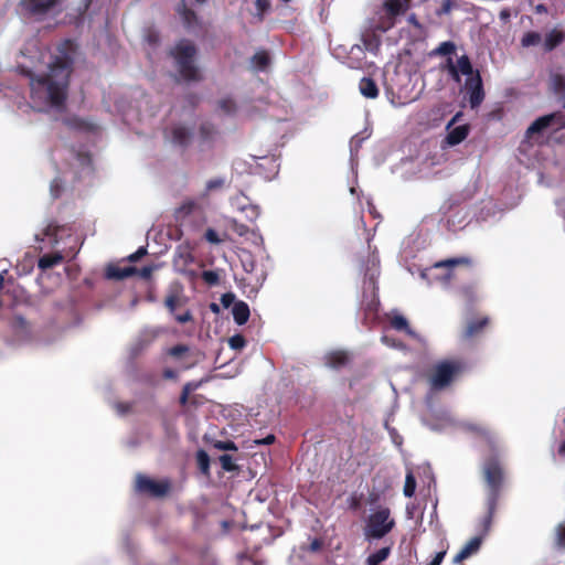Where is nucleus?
<instances>
[{
  "label": "nucleus",
  "mask_w": 565,
  "mask_h": 565,
  "mask_svg": "<svg viewBox=\"0 0 565 565\" xmlns=\"http://www.w3.org/2000/svg\"><path fill=\"white\" fill-rule=\"evenodd\" d=\"M557 451L559 456H565V439L559 444Z\"/></svg>",
  "instance_id": "nucleus-61"
},
{
  "label": "nucleus",
  "mask_w": 565,
  "mask_h": 565,
  "mask_svg": "<svg viewBox=\"0 0 565 565\" xmlns=\"http://www.w3.org/2000/svg\"><path fill=\"white\" fill-rule=\"evenodd\" d=\"M224 184V181L220 178L209 180L206 183V191H212L222 188Z\"/></svg>",
  "instance_id": "nucleus-49"
},
{
  "label": "nucleus",
  "mask_w": 565,
  "mask_h": 565,
  "mask_svg": "<svg viewBox=\"0 0 565 565\" xmlns=\"http://www.w3.org/2000/svg\"><path fill=\"white\" fill-rule=\"evenodd\" d=\"M166 380H177L178 373L172 369H164L162 373Z\"/></svg>",
  "instance_id": "nucleus-55"
},
{
  "label": "nucleus",
  "mask_w": 565,
  "mask_h": 565,
  "mask_svg": "<svg viewBox=\"0 0 565 565\" xmlns=\"http://www.w3.org/2000/svg\"><path fill=\"white\" fill-rule=\"evenodd\" d=\"M388 23L384 30L395 24V19L405 14L411 8V0H386L383 4Z\"/></svg>",
  "instance_id": "nucleus-11"
},
{
  "label": "nucleus",
  "mask_w": 565,
  "mask_h": 565,
  "mask_svg": "<svg viewBox=\"0 0 565 565\" xmlns=\"http://www.w3.org/2000/svg\"><path fill=\"white\" fill-rule=\"evenodd\" d=\"M180 305V297L177 294H170L164 299V306L169 310L171 315L174 316V319L179 323H186L193 320V316L190 310H186L183 313H175L177 307Z\"/></svg>",
  "instance_id": "nucleus-18"
},
{
  "label": "nucleus",
  "mask_w": 565,
  "mask_h": 565,
  "mask_svg": "<svg viewBox=\"0 0 565 565\" xmlns=\"http://www.w3.org/2000/svg\"><path fill=\"white\" fill-rule=\"evenodd\" d=\"M460 116H461V113H457L447 125L448 134H447L446 140L449 146L459 145L469 135L470 127L467 124L450 128L455 122H457V120L459 119Z\"/></svg>",
  "instance_id": "nucleus-12"
},
{
  "label": "nucleus",
  "mask_w": 565,
  "mask_h": 565,
  "mask_svg": "<svg viewBox=\"0 0 565 565\" xmlns=\"http://www.w3.org/2000/svg\"><path fill=\"white\" fill-rule=\"evenodd\" d=\"M213 446H214V448H216L218 450H234V451L237 450V446L232 440H225V441L217 440L214 443Z\"/></svg>",
  "instance_id": "nucleus-45"
},
{
  "label": "nucleus",
  "mask_w": 565,
  "mask_h": 565,
  "mask_svg": "<svg viewBox=\"0 0 565 565\" xmlns=\"http://www.w3.org/2000/svg\"><path fill=\"white\" fill-rule=\"evenodd\" d=\"M201 278L209 286H216L220 284V274L216 270H204Z\"/></svg>",
  "instance_id": "nucleus-37"
},
{
  "label": "nucleus",
  "mask_w": 565,
  "mask_h": 565,
  "mask_svg": "<svg viewBox=\"0 0 565 565\" xmlns=\"http://www.w3.org/2000/svg\"><path fill=\"white\" fill-rule=\"evenodd\" d=\"M556 544L565 548V523H561L556 527Z\"/></svg>",
  "instance_id": "nucleus-46"
},
{
  "label": "nucleus",
  "mask_w": 565,
  "mask_h": 565,
  "mask_svg": "<svg viewBox=\"0 0 565 565\" xmlns=\"http://www.w3.org/2000/svg\"><path fill=\"white\" fill-rule=\"evenodd\" d=\"M551 119L552 117H547V115L535 119L526 129L525 138L529 140H537L545 131L552 130Z\"/></svg>",
  "instance_id": "nucleus-17"
},
{
  "label": "nucleus",
  "mask_w": 565,
  "mask_h": 565,
  "mask_svg": "<svg viewBox=\"0 0 565 565\" xmlns=\"http://www.w3.org/2000/svg\"><path fill=\"white\" fill-rule=\"evenodd\" d=\"M233 318L236 324L243 326L245 324L250 316V310L248 305L245 301H237L234 303L232 309Z\"/></svg>",
  "instance_id": "nucleus-22"
},
{
  "label": "nucleus",
  "mask_w": 565,
  "mask_h": 565,
  "mask_svg": "<svg viewBox=\"0 0 565 565\" xmlns=\"http://www.w3.org/2000/svg\"><path fill=\"white\" fill-rule=\"evenodd\" d=\"M465 88L471 108L479 107L484 99L482 78L479 71L473 76L467 77Z\"/></svg>",
  "instance_id": "nucleus-9"
},
{
  "label": "nucleus",
  "mask_w": 565,
  "mask_h": 565,
  "mask_svg": "<svg viewBox=\"0 0 565 565\" xmlns=\"http://www.w3.org/2000/svg\"><path fill=\"white\" fill-rule=\"evenodd\" d=\"M18 70L30 79L33 102L45 103L53 107L64 106L73 70V58L66 52L54 56L45 75L38 76L24 66H19Z\"/></svg>",
  "instance_id": "nucleus-1"
},
{
  "label": "nucleus",
  "mask_w": 565,
  "mask_h": 565,
  "mask_svg": "<svg viewBox=\"0 0 565 565\" xmlns=\"http://www.w3.org/2000/svg\"><path fill=\"white\" fill-rule=\"evenodd\" d=\"M471 264H472V262L469 257H455V258H448L445 260H440V262L436 263L434 267L436 269L445 268L446 273L441 277V280L444 282H449L455 277V274H454L455 267H457V266L470 267Z\"/></svg>",
  "instance_id": "nucleus-13"
},
{
  "label": "nucleus",
  "mask_w": 565,
  "mask_h": 565,
  "mask_svg": "<svg viewBox=\"0 0 565 565\" xmlns=\"http://www.w3.org/2000/svg\"><path fill=\"white\" fill-rule=\"evenodd\" d=\"M193 138V131L189 127L178 124L173 125L170 129V140L174 146L186 148L190 146Z\"/></svg>",
  "instance_id": "nucleus-14"
},
{
  "label": "nucleus",
  "mask_w": 565,
  "mask_h": 565,
  "mask_svg": "<svg viewBox=\"0 0 565 565\" xmlns=\"http://www.w3.org/2000/svg\"><path fill=\"white\" fill-rule=\"evenodd\" d=\"M64 260V256L61 252H55L51 254H44L39 258L38 267L42 270H46L53 268L54 266L61 264Z\"/></svg>",
  "instance_id": "nucleus-24"
},
{
  "label": "nucleus",
  "mask_w": 565,
  "mask_h": 565,
  "mask_svg": "<svg viewBox=\"0 0 565 565\" xmlns=\"http://www.w3.org/2000/svg\"><path fill=\"white\" fill-rule=\"evenodd\" d=\"M189 351V347L185 344H177L169 349L168 354L179 359Z\"/></svg>",
  "instance_id": "nucleus-43"
},
{
  "label": "nucleus",
  "mask_w": 565,
  "mask_h": 565,
  "mask_svg": "<svg viewBox=\"0 0 565 565\" xmlns=\"http://www.w3.org/2000/svg\"><path fill=\"white\" fill-rule=\"evenodd\" d=\"M323 542L320 539H313L308 547L309 552L317 553L322 550Z\"/></svg>",
  "instance_id": "nucleus-50"
},
{
  "label": "nucleus",
  "mask_w": 565,
  "mask_h": 565,
  "mask_svg": "<svg viewBox=\"0 0 565 565\" xmlns=\"http://www.w3.org/2000/svg\"><path fill=\"white\" fill-rule=\"evenodd\" d=\"M234 295L231 292L224 294L221 298L222 305L227 308L234 301Z\"/></svg>",
  "instance_id": "nucleus-54"
},
{
  "label": "nucleus",
  "mask_w": 565,
  "mask_h": 565,
  "mask_svg": "<svg viewBox=\"0 0 565 565\" xmlns=\"http://www.w3.org/2000/svg\"><path fill=\"white\" fill-rule=\"evenodd\" d=\"M467 428L480 436H488L489 429L481 424H467Z\"/></svg>",
  "instance_id": "nucleus-47"
},
{
  "label": "nucleus",
  "mask_w": 565,
  "mask_h": 565,
  "mask_svg": "<svg viewBox=\"0 0 565 565\" xmlns=\"http://www.w3.org/2000/svg\"><path fill=\"white\" fill-rule=\"evenodd\" d=\"M382 341H383L384 343H386V344H390V345L392 344V345H394V343L392 342V340H390V338H388V337H386V335L382 337Z\"/></svg>",
  "instance_id": "nucleus-63"
},
{
  "label": "nucleus",
  "mask_w": 565,
  "mask_h": 565,
  "mask_svg": "<svg viewBox=\"0 0 565 565\" xmlns=\"http://www.w3.org/2000/svg\"><path fill=\"white\" fill-rule=\"evenodd\" d=\"M255 163L258 173L264 174L266 179L276 175L279 169L278 159L274 154L255 157Z\"/></svg>",
  "instance_id": "nucleus-15"
},
{
  "label": "nucleus",
  "mask_w": 565,
  "mask_h": 565,
  "mask_svg": "<svg viewBox=\"0 0 565 565\" xmlns=\"http://www.w3.org/2000/svg\"><path fill=\"white\" fill-rule=\"evenodd\" d=\"M542 38L539 32L535 31H529L524 33V35L521 39V44L523 47H530L537 45L541 42Z\"/></svg>",
  "instance_id": "nucleus-33"
},
{
  "label": "nucleus",
  "mask_w": 565,
  "mask_h": 565,
  "mask_svg": "<svg viewBox=\"0 0 565 565\" xmlns=\"http://www.w3.org/2000/svg\"><path fill=\"white\" fill-rule=\"evenodd\" d=\"M215 132V127L211 122H203L199 128L200 138L203 142L211 141Z\"/></svg>",
  "instance_id": "nucleus-32"
},
{
  "label": "nucleus",
  "mask_w": 565,
  "mask_h": 565,
  "mask_svg": "<svg viewBox=\"0 0 565 565\" xmlns=\"http://www.w3.org/2000/svg\"><path fill=\"white\" fill-rule=\"evenodd\" d=\"M205 239L211 244H218L221 243V238L218 237V234L213 228H207L204 234Z\"/></svg>",
  "instance_id": "nucleus-48"
},
{
  "label": "nucleus",
  "mask_w": 565,
  "mask_h": 565,
  "mask_svg": "<svg viewBox=\"0 0 565 565\" xmlns=\"http://www.w3.org/2000/svg\"><path fill=\"white\" fill-rule=\"evenodd\" d=\"M466 370V364L458 359H446L430 369L428 382L433 391H441L450 386Z\"/></svg>",
  "instance_id": "nucleus-5"
},
{
  "label": "nucleus",
  "mask_w": 565,
  "mask_h": 565,
  "mask_svg": "<svg viewBox=\"0 0 565 565\" xmlns=\"http://www.w3.org/2000/svg\"><path fill=\"white\" fill-rule=\"evenodd\" d=\"M460 297L467 305H473L477 301V288L475 285H465L459 289Z\"/></svg>",
  "instance_id": "nucleus-28"
},
{
  "label": "nucleus",
  "mask_w": 565,
  "mask_h": 565,
  "mask_svg": "<svg viewBox=\"0 0 565 565\" xmlns=\"http://www.w3.org/2000/svg\"><path fill=\"white\" fill-rule=\"evenodd\" d=\"M231 230L235 232L239 236H245L249 232V227L243 223L237 222L236 220H233L231 223Z\"/></svg>",
  "instance_id": "nucleus-42"
},
{
  "label": "nucleus",
  "mask_w": 565,
  "mask_h": 565,
  "mask_svg": "<svg viewBox=\"0 0 565 565\" xmlns=\"http://www.w3.org/2000/svg\"><path fill=\"white\" fill-rule=\"evenodd\" d=\"M391 327L396 331H404L411 337H415V332L409 328L407 319L402 315H395L390 320Z\"/></svg>",
  "instance_id": "nucleus-26"
},
{
  "label": "nucleus",
  "mask_w": 565,
  "mask_h": 565,
  "mask_svg": "<svg viewBox=\"0 0 565 565\" xmlns=\"http://www.w3.org/2000/svg\"><path fill=\"white\" fill-rule=\"evenodd\" d=\"M152 274V267L150 266H145L141 268V270L139 271V275L142 277V278H149Z\"/></svg>",
  "instance_id": "nucleus-59"
},
{
  "label": "nucleus",
  "mask_w": 565,
  "mask_h": 565,
  "mask_svg": "<svg viewBox=\"0 0 565 565\" xmlns=\"http://www.w3.org/2000/svg\"><path fill=\"white\" fill-rule=\"evenodd\" d=\"M359 90L364 97L371 98V99L376 98L380 93L375 81L372 79L371 77L361 78V81L359 83Z\"/></svg>",
  "instance_id": "nucleus-23"
},
{
  "label": "nucleus",
  "mask_w": 565,
  "mask_h": 565,
  "mask_svg": "<svg viewBox=\"0 0 565 565\" xmlns=\"http://www.w3.org/2000/svg\"><path fill=\"white\" fill-rule=\"evenodd\" d=\"M407 21L409 24H412L413 26L417 28V29H420L422 28V24L420 22L418 21L417 19V15L415 13H411L408 17H407Z\"/></svg>",
  "instance_id": "nucleus-56"
},
{
  "label": "nucleus",
  "mask_w": 565,
  "mask_h": 565,
  "mask_svg": "<svg viewBox=\"0 0 565 565\" xmlns=\"http://www.w3.org/2000/svg\"><path fill=\"white\" fill-rule=\"evenodd\" d=\"M67 124L76 129L90 130L92 126L88 125L85 120L78 117H73L67 119Z\"/></svg>",
  "instance_id": "nucleus-41"
},
{
  "label": "nucleus",
  "mask_w": 565,
  "mask_h": 565,
  "mask_svg": "<svg viewBox=\"0 0 565 565\" xmlns=\"http://www.w3.org/2000/svg\"><path fill=\"white\" fill-rule=\"evenodd\" d=\"M456 51V45L454 42L451 41H445V42H441L434 51H433V54L434 55H443V56H446V55H451L454 54Z\"/></svg>",
  "instance_id": "nucleus-36"
},
{
  "label": "nucleus",
  "mask_w": 565,
  "mask_h": 565,
  "mask_svg": "<svg viewBox=\"0 0 565 565\" xmlns=\"http://www.w3.org/2000/svg\"><path fill=\"white\" fill-rule=\"evenodd\" d=\"M196 54V46L185 39L180 40L170 50V56L174 60L175 67L181 78L185 82H200L203 79L200 68L195 65Z\"/></svg>",
  "instance_id": "nucleus-4"
},
{
  "label": "nucleus",
  "mask_w": 565,
  "mask_h": 565,
  "mask_svg": "<svg viewBox=\"0 0 565 565\" xmlns=\"http://www.w3.org/2000/svg\"><path fill=\"white\" fill-rule=\"evenodd\" d=\"M218 107L223 113H225L227 115L234 114L236 110V104L232 98L221 99L218 102Z\"/></svg>",
  "instance_id": "nucleus-39"
},
{
  "label": "nucleus",
  "mask_w": 565,
  "mask_h": 565,
  "mask_svg": "<svg viewBox=\"0 0 565 565\" xmlns=\"http://www.w3.org/2000/svg\"><path fill=\"white\" fill-rule=\"evenodd\" d=\"M196 463H198L200 471L203 475L210 476V457L205 450H203V449L198 450Z\"/></svg>",
  "instance_id": "nucleus-29"
},
{
  "label": "nucleus",
  "mask_w": 565,
  "mask_h": 565,
  "mask_svg": "<svg viewBox=\"0 0 565 565\" xmlns=\"http://www.w3.org/2000/svg\"><path fill=\"white\" fill-rule=\"evenodd\" d=\"M395 520L391 518L388 508H380L370 514L364 534L367 539L380 540L388 534L395 527Z\"/></svg>",
  "instance_id": "nucleus-6"
},
{
  "label": "nucleus",
  "mask_w": 565,
  "mask_h": 565,
  "mask_svg": "<svg viewBox=\"0 0 565 565\" xmlns=\"http://www.w3.org/2000/svg\"><path fill=\"white\" fill-rule=\"evenodd\" d=\"M416 490V479L412 471H408L405 477V484H404V495L406 498H412Z\"/></svg>",
  "instance_id": "nucleus-34"
},
{
  "label": "nucleus",
  "mask_w": 565,
  "mask_h": 565,
  "mask_svg": "<svg viewBox=\"0 0 565 565\" xmlns=\"http://www.w3.org/2000/svg\"><path fill=\"white\" fill-rule=\"evenodd\" d=\"M380 275V259L376 253L367 256L364 269L363 290L360 308L363 311V324L370 328L377 320L380 307L377 277Z\"/></svg>",
  "instance_id": "nucleus-2"
},
{
  "label": "nucleus",
  "mask_w": 565,
  "mask_h": 565,
  "mask_svg": "<svg viewBox=\"0 0 565 565\" xmlns=\"http://www.w3.org/2000/svg\"><path fill=\"white\" fill-rule=\"evenodd\" d=\"M482 475L488 488L487 514L482 520V526L484 532H488L491 526L504 482V470L498 455H491L486 458L482 465Z\"/></svg>",
  "instance_id": "nucleus-3"
},
{
  "label": "nucleus",
  "mask_w": 565,
  "mask_h": 565,
  "mask_svg": "<svg viewBox=\"0 0 565 565\" xmlns=\"http://www.w3.org/2000/svg\"><path fill=\"white\" fill-rule=\"evenodd\" d=\"M200 386L199 382H188L183 385L182 392L179 397V403L185 406L190 402L191 392L195 391Z\"/></svg>",
  "instance_id": "nucleus-30"
},
{
  "label": "nucleus",
  "mask_w": 565,
  "mask_h": 565,
  "mask_svg": "<svg viewBox=\"0 0 565 565\" xmlns=\"http://www.w3.org/2000/svg\"><path fill=\"white\" fill-rule=\"evenodd\" d=\"M228 344L233 350H242L246 345V340L242 334H235L230 338Z\"/></svg>",
  "instance_id": "nucleus-40"
},
{
  "label": "nucleus",
  "mask_w": 565,
  "mask_h": 565,
  "mask_svg": "<svg viewBox=\"0 0 565 565\" xmlns=\"http://www.w3.org/2000/svg\"><path fill=\"white\" fill-rule=\"evenodd\" d=\"M221 467L223 470L232 472L237 469V466L234 463L233 457L230 455H222L218 458Z\"/></svg>",
  "instance_id": "nucleus-38"
},
{
  "label": "nucleus",
  "mask_w": 565,
  "mask_h": 565,
  "mask_svg": "<svg viewBox=\"0 0 565 565\" xmlns=\"http://www.w3.org/2000/svg\"><path fill=\"white\" fill-rule=\"evenodd\" d=\"M194 207V203L193 202H189V203H185L181 206V210L182 211H185L186 213H190Z\"/></svg>",
  "instance_id": "nucleus-60"
},
{
  "label": "nucleus",
  "mask_w": 565,
  "mask_h": 565,
  "mask_svg": "<svg viewBox=\"0 0 565 565\" xmlns=\"http://www.w3.org/2000/svg\"><path fill=\"white\" fill-rule=\"evenodd\" d=\"M447 551L443 550L434 556V558L427 565H440L446 556Z\"/></svg>",
  "instance_id": "nucleus-52"
},
{
  "label": "nucleus",
  "mask_w": 565,
  "mask_h": 565,
  "mask_svg": "<svg viewBox=\"0 0 565 565\" xmlns=\"http://www.w3.org/2000/svg\"><path fill=\"white\" fill-rule=\"evenodd\" d=\"M509 17H510V11H509L508 9H504V10H502V11L500 12V18H501L502 20H505V19H508Z\"/></svg>",
  "instance_id": "nucleus-62"
},
{
  "label": "nucleus",
  "mask_w": 565,
  "mask_h": 565,
  "mask_svg": "<svg viewBox=\"0 0 565 565\" xmlns=\"http://www.w3.org/2000/svg\"><path fill=\"white\" fill-rule=\"evenodd\" d=\"M137 273H138L137 268L132 267V266L119 267L116 265H109L106 268L105 276L109 280H122L125 278H128V277L137 274Z\"/></svg>",
  "instance_id": "nucleus-20"
},
{
  "label": "nucleus",
  "mask_w": 565,
  "mask_h": 565,
  "mask_svg": "<svg viewBox=\"0 0 565 565\" xmlns=\"http://www.w3.org/2000/svg\"><path fill=\"white\" fill-rule=\"evenodd\" d=\"M547 117H552L550 120L552 125V131L556 132L562 129H565V113L563 111H555L552 114H548Z\"/></svg>",
  "instance_id": "nucleus-31"
},
{
  "label": "nucleus",
  "mask_w": 565,
  "mask_h": 565,
  "mask_svg": "<svg viewBox=\"0 0 565 565\" xmlns=\"http://www.w3.org/2000/svg\"><path fill=\"white\" fill-rule=\"evenodd\" d=\"M489 323L490 319L488 317H479L468 320L461 333L462 339L471 340L479 337Z\"/></svg>",
  "instance_id": "nucleus-16"
},
{
  "label": "nucleus",
  "mask_w": 565,
  "mask_h": 565,
  "mask_svg": "<svg viewBox=\"0 0 565 565\" xmlns=\"http://www.w3.org/2000/svg\"><path fill=\"white\" fill-rule=\"evenodd\" d=\"M256 6L260 12H265L269 8L268 0H256Z\"/></svg>",
  "instance_id": "nucleus-58"
},
{
  "label": "nucleus",
  "mask_w": 565,
  "mask_h": 565,
  "mask_svg": "<svg viewBox=\"0 0 565 565\" xmlns=\"http://www.w3.org/2000/svg\"><path fill=\"white\" fill-rule=\"evenodd\" d=\"M446 67L451 78L456 82H460V74L470 77L476 73L468 55H461L458 57L457 64L454 63L451 57H448Z\"/></svg>",
  "instance_id": "nucleus-10"
},
{
  "label": "nucleus",
  "mask_w": 565,
  "mask_h": 565,
  "mask_svg": "<svg viewBox=\"0 0 565 565\" xmlns=\"http://www.w3.org/2000/svg\"><path fill=\"white\" fill-rule=\"evenodd\" d=\"M452 7H454V3H452L451 0H445L443 2V6H441V9H440L439 13H446L447 14V13H449L451 11Z\"/></svg>",
  "instance_id": "nucleus-57"
},
{
  "label": "nucleus",
  "mask_w": 565,
  "mask_h": 565,
  "mask_svg": "<svg viewBox=\"0 0 565 565\" xmlns=\"http://www.w3.org/2000/svg\"><path fill=\"white\" fill-rule=\"evenodd\" d=\"M252 62L259 70H265L269 65L270 58L266 51H259L253 55Z\"/></svg>",
  "instance_id": "nucleus-35"
},
{
  "label": "nucleus",
  "mask_w": 565,
  "mask_h": 565,
  "mask_svg": "<svg viewBox=\"0 0 565 565\" xmlns=\"http://www.w3.org/2000/svg\"><path fill=\"white\" fill-rule=\"evenodd\" d=\"M196 398H198V396H193L192 398H190V402H189V403H190L191 405L196 406V405L199 404V402H198V399H196Z\"/></svg>",
  "instance_id": "nucleus-64"
},
{
  "label": "nucleus",
  "mask_w": 565,
  "mask_h": 565,
  "mask_svg": "<svg viewBox=\"0 0 565 565\" xmlns=\"http://www.w3.org/2000/svg\"><path fill=\"white\" fill-rule=\"evenodd\" d=\"M326 365L338 370L351 362V354L345 350H333L324 356Z\"/></svg>",
  "instance_id": "nucleus-19"
},
{
  "label": "nucleus",
  "mask_w": 565,
  "mask_h": 565,
  "mask_svg": "<svg viewBox=\"0 0 565 565\" xmlns=\"http://www.w3.org/2000/svg\"><path fill=\"white\" fill-rule=\"evenodd\" d=\"M62 0H20L19 8L22 13L42 20L51 13L60 12Z\"/></svg>",
  "instance_id": "nucleus-7"
},
{
  "label": "nucleus",
  "mask_w": 565,
  "mask_h": 565,
  "mask_svg": "<svg viewBox=\"0 0 565 565\" xmlns=\"http://www.w3.org/2000/svg\"><path fill=\"white\" fill-rule=\"evenodd\" d=\"M565 39V34L563 31L559 30H552L550 33L546 34L545 41H544V50L546 52L553 51L555 47L561 45Z\"/></svg>",
  "instance_id": "nucleus-25"
},
{
  "label": "nucleus",
  "mask_w": 565,
  "mask_h": 565,
  "mask_svg": "<svg viewBox=\"0 0 565 565\" xmlns=\"http://www.w3.org/2000/svg\"><path fill=\"white\" fill-rule=\"evenodd\" d=\"M170 486L168 480L156 481L143 475H138L136 478V490L153 498L164 497L169 492Z\"/></svg>",
  "instance_id": "nucleus-8"
},
{
  "label": "nucleus",
  "mask_w": 565,
  "mask_h": 565,
  "mask_svg": "<svg viewBox=\"0 0 565 565\" xmlns=\"http://www.w3.org/2000/svg\"><path fill=\"white\" fill-rule=\"evenodd\" d=\"M275 440H276L275 435L269 434V435H267V436H266L265 438H263V439H255V440H254V444H256V445H271V444H274V443H275Z\"/></svg>",
  "instance_id": "nucleus-53"
},
{
  "label": "nucleus",
  "mask_w": 565,
  "mask_h": 565,
  "mask_svg": "<svg viewBox=\"0 0 565 565\" xmlns=\"http://www.w3.org/2000/svg\"><path fill=\"white\" fill-rule=\"evenodd\" d=\"M181 15L188 25L192 24V22L196 20L195 12L192 9L186 8L185 4H182Z\"/></svg>",
  "instance_id": "nucleus-44"
},
{
  "label": "nucleus",
  "mask_w": 565,
  "mask_h": 565,
  "mask_svg": "<svg viewBox=\"0 0 565 565\" xmlns=\"http://www.w3.org/2000/svg\"><path fill=\"white\" fill-rule=\"evenodd\" d=\"M481 537L475 536L472 537L454 557V564H460L473 553L478 552L481 546Z\"/></svg>",
  "instance_id": "nucleus-21"
},
{
  "label": "nucleus",
  "mask_w": 565,
  "mask_h": 565,
  "mask_svg": "<svg viewBox=\"0 0 565 565\" xmlns=\"http://www.w3.org/2000/svg\"><path fill=\"white\" fill-rule=\"evenodd\" d=\"M391 546H385L380 548L373 554H370L365 561L366 565H380L382 562L386 561L391 554Z\"/></svg>",
  "instance_id": "nucleus-27"
},
{
  "label": "nucleus",
  "mask_w": 565,
  "mask_h": 565,
  "mask_svg": "<svg viewBox=\"0 0 565 565\" xmlns=\"http://www.w3.org/2000/svg\"><path fill=\"white\" fill-rule=\"evenodd\" d=\"M147 254V249L145 247H139L134 254L129 255L128 256V260L129 262H137L139 260L142 256H145Z\"/></svg>",
  "instance_id": "nucleus-51"
}]
</instances>
